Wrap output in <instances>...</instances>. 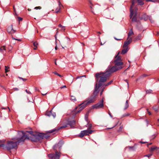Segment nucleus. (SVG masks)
<instances>
[{"label": "nucleus", "mask_w": 159, "mask_h": 159, "mask_svg": "<svg viewBox=\"0 0 159 159\" xmlns=\"http://www.w3.org/2000/svg\"><path fill=\"white\" fill-rule=\"evenodd\" d=\"M120 54V52H119L115 57V59L114 61L115 63L114 66L105 72H101L96 74V77L98 81L99 80V87L103 85V83L106 82L107 79L109 77L111 73L122 69L123 63L122 62L121 57L119 55Z\"/></svg>", "instance_id": "obj_1"}, {"label": "nucleus", "mask_w": 159, "mask_h": 159, "mask_svg": "<svg viewBox=\"0 0 159 159\" xmlns=\"http://www.w3.org/2000/svg\"><path fill=\"white\" fill-rule=\"evenodd\" d=\"M14 139L17 141L15 142L11 141H8L6 145V148L10 152H11V149H17V143L24 142L26 139L28 140L29 138L25 134V133L24 131H18L17 136Z\"/></svg>", "instance_id": "obj_2"}, {"label": "nucleus", "mask_w": 159, "mask_h": 159, "mask_svg": "<svg viewBox=\"0 0 159 159\" xmlns=\"http://www.w3.org/2000/svg\"><path fill=\"white\" fill-rule=\"evenodd\" d=\"M64 144V142L62 140H60L57 144H55L53 147V149L55 151V154L50 153L48 154V157L51 159H59L60 155L57 150V146H58L59 152L61 149V148Z\"/></svg>", "instance_id": "obj_3"}, {"label": "nucleus", "mask_w": 159, "mask_h": 159, "mask_svg": "<svg viewBox=\"0 0 159 159\" xmlns=\"http://www.w3.org/2000/svg\"><path fill=\"white\" fill-rule=\"evenodd\" d=\"M98 87V83H96L95 85V89L93 92V95L91 96L88 98V101L86 103L87 104L89 103H91L95 100V98L97 93L99 92V90Z\"/></svg>", "instance_id": "obj_4"}, {"label": "nucleus", "mask_w": 159, "mask_h": 159, "mask_svg": "<svg viewBox=\"0 0 159 159\" xmlns=\"http://www.w3.org/2000/svg\"><path fill=\"white\" fill-rule=\"evenodd\" d=\"M103 99L102 98L97 103L93 105L92 107L93 108L95 109L102 108L104 107Z\"/></svg>", "instance_id": "obj_5"}, {"label": "nucleus", "mask_w": 159, "mask_h": 159, "mask_svg": "<svg viewBox=\"0 0 159 159\" xmlns=\"http://www.w3.org/2000/svg\"><path fill=\"white\" fill-rule=\"evenodd\" d=\"M75 124V121L74 120H73L71 121H70L68 122L67 123H66V124H63V125L61 126L59 128V129H60L63 128H66L67 126L68 125H69L70 127L72 128H74V125Z\"/></svg>", "instance_id": "obj_6"}, {"label": "nucleus", "mask_w": 159, "mask_h": 159, "mask_svg": "<svg viewBox=\"0 0 159 159\" xmlns=\"http://www.w3.org/2000/svg\"><path fill=\"white\" fill-rule=\"evenodd\" d=\"M40 134H34L30 137V139L32 141L37 142L41 140Z\"/></svg>", "instance_id": "obj_7"}, {"label": "nucleus", "mask_w": 159, "mask_h": 159, "mask_svg": "<svg viewBox=\"0 0 159 159\" xmlns=\"http://www.w3.org/2000/svg\"><path fill=\"white\" fill-rule=\"evenodd\" d=\"M87 104L86 103L84 104V103L80 104L79 106L80 107L79 108V110L76 112V113L80 112L86 106Z\"/></svg>", "instance_id": "obj_8"}, {"label": "nucleus", "mask_w": 159, "mask_h": 159, "mask_svg": "<svg viewBox=\"0 0 159 159\" xmlns=\"http://www.w3.org/2000/svg\"><path fill=\"white\" fill-rule=\"evenodd\" d=\"M89 135L88 130H85L81 131L79 135V136L81 138H82L84 135Z\"/></svg>", "instance_id": "obj_9"}, {"label": "nucleus", "mask_w": 159, "mask_h": 159, "mask_svg": "<svg viewBox=\"0 0 159 159\" xmlns=\"http://www.w3.org/2000/svg\"><path fill=\"white\" fill-rule=\"evenodd\" d=\"M135 1L136 0H132V4L130 8V18H131L132 17L134 14V11L133 9H132V7L134 6Z\"/></svg>", "instance_id": "obj_10"}, {"label": "nucleus", "mask_w": 159, "mask_h": 159, "mask_svg": "<svg viewBox=\"0 0 159 159\" xmlns=\"http://www.w3.org/2000/svg\"><path fill=\"white\" fill-rule=\"evenodd\" d=\"M7 31L9 33H13L15 32V30H14L13 29L12 25L8 27Z\"/></svg>", "instance_id": "obj_11"}, {"label": "nucleus", "mask_w": 159, "mask_h": 159, "mask_svg": "<svg viewBox=\"0 0 159 159\" xmlns=\"http://www.w3.org/2000/svg\"><path fill=\"white\" fill-rule=\"evenodd\" d=\"M137 8H136V9L134 11V15L132 19V21L133 22H135L137 21V18L136 17V16L137 15Z\"/></svg>", "instance_id": "obj_12"}, {"label": "nucleus", "mask_w": 159, "mask_h": 159, "mask_svg": "<svg viewBox=\"0 0 159 159\" xmlns=\"http://www.w3.org/2000/svg\"><path fill=\"white\" fill-rule=\"evenodd\" d=\"M40 137H41L40 138L41 140L42 139H44V138H45L46 139H47L49 137V136L45 134H40Z\"/></svg>", "instance_id": "obj_13"}, {"label": "nucleus", "mask_w": 159, "mask_h": 159, "mask_svg": "<svg viewBox=\"0 0 159 159\" xmlns=\"http://www.w3.org/2000/svg\"><path fill=\"white\" fill-rule=\"evenodd\" d=\"M96 80H97V81H98V82L99 80H98H98H97V79H96ZM112 82H113V80H111L109 82H108V83H107V84H104V83H105V82H104V83H103V85H101L100 87H99V86H98V89L100 87H101V86H108V85H109L110 84H111V83H112Z\"/></svg>", "instance_id": "obj_14"}, {"label": "nucleus", "mask_w": 159, "mask_h": 159, "mask_svg": "<svg viewBox=\"0 0 159 159\" xmlns=\"http://www.w3.org/2000/svg\"><path fill=\"white\" fill-rule=\"evenodd\" d=\"M142 38V35L140 34H139L138 35L134 38V41L136 42L138 40L141 39Z\"/></svg>", "instance_id": "obj_15"}, {"label": "nucleus", "mask_w": 159, "mask_h": 159, "mask_svg": "<svg viewBox=\"0 0 159 159\" xmlns=\"http://www.w3.org/2000/svg\"><path fill=\"white\" fill-rule=\"evenodd\" d=\"M144 0H137V2L138 3V5H142L144 4L143 2Z\"/></svg>", "instance_id": "obj_16"}, {"label": "nucleus", "mask_w": 159, "mask_h": 159, "mask_svg": "<svg viewBox=\"0 0 159 159\" xmlns=\"http://www.w3.org/2000/svg\"><path fill=\"white\" fill-rule=\"evenodd\" d=\"M128 50V47L126 48L125 49H124L122 50L121 54H124L127 52Z\"/></svg>", "instance_id": "obj_17"}, {"label": "nucleus", "mask_w": 159, "mask_h": 159, "mask_svg": "<svg viewBox=\"0 0 159 159\" xmlns=\"http://www.w3.org/2000/svg\"><path fill=\"white\" fill-rule=\"evenodd\" d=\"M6 50L5 46H2L1 48L0 47V52L4 53V51Z\"/></svg>", "instance_id": "obj_18"}, {"label": "nucleus", "mask_w": 159, "mask_h": 159, "mask_svg": "<svg viewBox=\"0 0 159 159\" xmlns=\"http://www.w3.org/2000/svg\"><path fill=\"white\" fill-rule=\"evenodd\" d=\"M134 34V33L132 29H131L130 30L129 33L128 34V37L127 38V39L129 38V36L132 34Z\"/></svg>", "instance_id": "obj_19"}, {"label": "nucleus", "mask_w": 159, "mask_h": 159, "mask_svg": "<svg viewBox=\"0 0 159 159\" xmlns=\"http://www.w3.org/2000/svg\"><path fill=\"white\" fill-rule=\"evenodd\" d=\"M129 106V105L128 100H127L126 102L125 106V107L124 108V110H126L127 108Z\"/></svg>", "instance_id": "obj_20"}, {"label": "nucleus", "mask_w": 159, "mask_h": 159, "mask_svg": "<svg viewBox=\"0 0 159 159\" xmlns=\"http://www.w3.org/2000/svg\"><path fill=\"white\" fill-rule=\"evenodd\" d=\"M87 126L88 127V130L90 129H91L92 125L91 124L88 123L87 124Z\"/></svg>", "instance_id": "obj_21"}, {"label": "nucleus", "mask_w": 159, "mask_h": 159, "mask_svg": "<svg viewBox=\"0 0 159 159\" xmlns=\"http://www.w3.org/2000/svg\"><path fill=\"white\" fill-rule=\"evenodd\" d=\"M156 149H159V147L158 148L157 147H152L151 148L150 151H153Z\"/></svg>", "instance_id": "obj_22"}, {"label": "nucleus", "mask_w": 159, "mask_h": 159, "mask_svg": "<svg viewBox=\"0 0 159 159\" xmlns=\"http://www.w3.org/2000/svg\"><path fill=\"white\" fill-rule=\"evenodd\" d=\"M70 100L74 102L76 101V98L75 96H71V98H70Z\"/></svg>", "instance_id": "obj_23"}, {"label": "nucleus", "mask_w": 159, "mask_h": 159, "mask_svg": "<svg viewBox=\"0 0 159 159\" xmlns=\"http://www.w3.org/2000/svg\"><path fill=\"white\" fill-rule=\"evenodd\" d=\"M60 9H61V7H58L56 9V10H55V12L56 13H58L59 11H60Z\"/></svg>", "instance_id": "obj_24"}, {"label": "nucleus", "mask_w": 159, "mask_h": 159, "mask_svg": "<svg viewBox=\"0 0 159 159\" xmlns=\"http://www.w3.org/2000/svg\"><path fill=\"white\" fill-rule=\"evenodd\" d=\"M129 44H128V43L126 41H125L124 43V45L123 46V48H124L126 47H127V46Z\"/></svg>", "instance_id": "obj_25"}, {"label": "nucleus", "mask_w": 159, "mask_h": 159, "mask_svg": "<svg viewBox=\"0 0 159 159\" xmlns=\"http://www.w3.org/2000/svg\"><path fill=\"white\" fill-rule=\"evenodd\" d=\"M52 114V111L51 110L49 111V112L48 113H47L46 114V115L47 116H50Z\"/></svg>", "instance_id": "obj_26"}, {"label": "nucleus", "mask_w": 159, "mask_h": 159, "mask_svg": "<svg viewBox=\"0 0 159 159\" xmlns=\"http://www.w3.org/2000/svg\"><path fill=\"white\" fill-rule=\"evenodd\" d=\"M26 132L29 133L31 135H32V136L34 135L33 134V132L32 131H26Z\"/></svg>", "instance_id": "obj_27"}, {"label": "nucleus", "mask_w": 159, "mask_h": 159, "mask_svg": "<svg viewBox=\"0 0 159 159\" xmlns=\"http://www.w3.org/2000/svg\"><path fill=\"white\" fill-rule=\"evenodd\" d=\"M152 91L151 89L147 90H146V92L147 93H152Z\"/></svg>", "instance_id": "obj_28"}, {"label": "nucleus", "mask_w": 159, "mask_h": 159, "mask_svg": "<svg viewBox=\"0 0 159 159\" xmlns=\"http://www.w3.org/2000/svg\"><path fill=\"white\" fill-rule=\"evenodd\" d=\"M126 41L128 43V44H129L132 42V39L131 38H130L128 39V40Z\"/></svg>", "instance_id": "obj_29"}, {"label": "nucleus", "mask_w": 159, "mask_h": 159, "mask_svg": "<svg viewBox=\"0 0 159 159\" xmlns=\"http://www.w3.org/2000/svg\"><path fill=\"white\" fill-rule=\"evenodd\" d=\"M8 68H9V67L8 66H5V71L6 73H7L9 71V70H7Z\"/></svg>", "instance_id": "obj_30"}, {"label": "nucleus", "mask_w": 159, "mask_h": 159, "mask_svg": "<svg viewBox=\"0 0 159 159\" xmlns=\"http://www.w3.org/2000/svg\"><path fill=\"white\" fill-rule=\"evenodd\" d=\"M126 148H128L130 150H133L134 148V146H128Z\"/></svg>", "instance_id": "obj_31"}, {"label": "nucleus", "mask_w": 159, "mask_h": 159, "mask_svg": "<svg viewBox=\"0 0 159 159\" xmlns=\"http://www.w3.org/2000/svg\"><path fill=\"white\" fill-rule=\"evenodd\" d=\"M38 43L37 42H34L33 43V45H34V46L35 47H36V48H37V45H38Z\"/></svg>", "instance_id": "obj_32"}, {"label": "nucleus", "mask_w": 159, "mask_h": 159, "mask_svg": "<svg viewBox=\"0 0 159 159\" xmlns=\"http://www.w3.org/2000/svg\"><path fill=\"white\" fill-rule=\"evenodd\" d=\"M153 108L156 111H157L158 110V107L157 106L153 107Z\"/></svg>", "instance_id": "obj_33"}, {"label": "nucleus", "mask_w": 159, "mask_h": 159, "mask_svg": "<svg viewBox=\"0 0 159 159\" xmlns=\"http://www.w3.org/2000/svg\"><path fill=\"white\" fill-rule=\"evenodd\" d=\"M130 114L129 113H127L126 114H125L123 115V117H125V116H129Z\"/></svg>", "instance_id": "obj_34"}, {"label": "nucleus", "mask_w": 159, "mask_h": 159, "mask_svg": "<svg viewBox=\"0 0 159 159\" xmlns=\"http://www.w3.org/2000/svg\"><path fill=\"white\" fill-rule=\"evenodd\" d=\"M51 115H52L53 116V117L54 118L56 116V114L55 113V112H53V113L52 112Z\"/></svg>", "instance_id": "obj_35"}, {"label": "nucleus", "mask_w": 159, "mask_h": 159, "mask_svg": "<svg viewBox=\"0 0 159 159\" xmlns=\"http://www.w3.org/2000/svg\"><path fill=\"white\" fill-rule=\"evenodd\" d=\"M12 39H15V40H18L19 41H21V40L20 39H16L13 37H12Z\"/></svg>", "instance_id": "obj_36"}, {"label": "nucleus", "mask_w": 159, "mask_h": 159, "mask_svg": "<svg viewBox=\"0 0 159 159\" xmlns=\"http://www.w3.org/2000/svg\"><path fill=\"white\" fill-rule=\"evenodd\" d=\"M58 5H59L58 7H61V6L62 7L63 6L61 4V2H60V1H58Z\"/></svg>", "instance_id": "obj_37"}, {"label": "nucleus", "mask_w": 159, "mask_h": 159, "mask_svg": "<svg viewBox=\"0 0 159 159\" xmlns=\"http://www.w3.org/2000/svg\"><path fill=\"white\" fill-rule=\"evenodd\" d=\"M41 8L40 7H35L34 8V9H36V10L38 9H41Z\"/></svg>", "instance_id": "obj_38"}, {"label": "nucleus", "mask_w": 159, "mask_h": 159, "mask_svg": "<svg viewBox=\"0 0 159 159\" xmlns=\"http://www.w3.org/2000/svg\"><path fill=\"white\" fill-rule=\"evenodd\" d=\"M54 73V74H55V75H58V76H60V77L62 76L60 75L59 74L57 73V72H55Z\"/></svg>", "instance_id": "obj_39"}, {"label": "nucleus", "mask_w": 159, "mask_h": 159, "mask_svg": "<svg viewBox=\"0 0 159 159\" xmlns=\"http://www.w3.org/2000/svg\"><path fill=\"white\" fill-rule=\"evenodd\" d=\"M93 131L92 130H88V134H92Z\"/></svg>", "instance_id": "obj_40"}, {"label": "nucleus", "mask_w": 159, "mask_h": 159, "mask_svg": "<svg viewBox=\"0 0 159 159\" xmlns=\"http://www.w3.org/2000/svg\"><path fill=\"white\" fill-rule=\"evenodd\" d=\"M70 76H71L70 79H71L72 80V81L71 83H72L73 82L74 79V77L73 76H72L71 75H70Z\"/></svg>", "instance_id": "obj_41"}, {"label": "nucleus", "mask_w": 159, "mask_h": 159, "mask_svg": "<svg viewBox=\"0 0 159 159\" xmlns=\"http://www.w3.org/2000/svg\"><path fill=\"white\" fill-rule=\"evenodd\" d=\"M152 155V154H151L146 155L144 156V157H151V156Z\"/></svg>", "instance_id": "obj_42"}, {"label": "nucleus", "mask_w": 159, "mask_h": 159, "mask_svg": "<svg viewBox=\"0 0 159 159\" xmlns=\"http://www.w3.org/2000/svg\"><path fill=\"white\" fill-rule=\"evenodd\" d=\"M25 92L28 94H31V93L29 90H28L27 89L25 90Z\"/></svg>", "instance_id": "obj_43"}, {"label": "nucleus", "mask_w": 159, "mask_h": 159, "mask_svg": "<svg viewBox=\"0 0 159 159\" xmlns=\"http://www.w3.org/2000/svg\"><path fill=\"white\" fill-rule=\"evenodd\" d=\"M20 79L24 81H25L26 80V79H24L20 77H19Z\"/></svg>", "instance_id": "obj_44"}, {"label": "nucleus", "mask_w": 159, "mask_h": 159, "mask_svg": "<svg viewBox=\"0 0 159 159\" xmlns=\"http://www.w3.org/2000/svg\"><path fill=\"white\" fill-rule=\"evenodd\" d=\"M56 130V129H52L51 130H50L49 131V133H52L54 131H55Z\"/></svg>", "instance_id": "obj_45"}, {"label": "nucleus", "mask_w": 159, "mask_h": 159, "mask_svg": "<svg viewBox=\"0 0 159 159\" xmlns=\"http://www.w3.org/2000/svg\"><path fill=\"white\" fill-rule=\"evenodd\" d=\"M85 76H86V75H85L82 76H78L77 77L76 79H79V78H81L83 77H85Z\"/></svg>", "instance_id": "obj_46"}, {"label": "nucleus", "mask_w": 159, "mask_h": 159, "mask_svg": "<svg viewBox=\"0 0 159 159\" xmlns=\"http://www.w3.org/2000/svg\"><path fill=\"white\" fill-rule=\"evenodd\" d=\"M147 75H146L144 74H143V75H141L140 77H141V78H143V77H145L147 76Z\"/></svg>", "instance_id": "obj_47"}, {"label": "nucleus", "mask_w": 159, "mask_h": 159, "mask_svg": "<svg viewBox=\"0 0 159 159\" xmlns=\"http://www.w3.org/2000/svg\"><path fill=\"white\" fill-rule=\"evenodd\" d=\"M123 129V127L122 126H120V128L119 129V130H118V131L119 132L120 131H121L122 130V129Z\"/></svg>", "instance_id": "obj_48"}, {"label": "nucleus", "mask_w": 159, "mask_h": 159, "mask_svg": "<svg viewBox=\"0 0 159 159\" xmlns=\"http://www.w3.org/2000/svg\"><path fill=\"white\" fill-rule=\"evenodd\" d=\"M58 26L62 28H64L65 26H62L61 24H59Z\"/></svg>", "instance_id": "obj_49"}, {"label": "nucleus", "mask_w": 159, "mask_h": 159, "mask_svg": "<svg viewBox=\"0 0 159 159\" xmlns=\"http://www.w3.org/2000/svg\"><path fill=\"white\" fill-rule=\"evenodd\" d=\"M63 88H66V85H63L62 86H61L60 87L61 89H62Z\"/></svg>", "instance_id": "obj_50"}, {"label": "nucleus", "mask_w": 159, "mask_h": 159, "mask_svg": "<svg viewBox=\"0 0 159 159\" xmlns=\"http://www.w3.org/2000/svg\"><path fill=\"white\" fill-rule=\"evenodd\" d=\"M147 2H154V1L153 0H146Z\"/></svg>", "instance_id": "obj_51"}, {"label": "nucleus", "mask_w": 159, "mask_h": 159, "mask_svg": "<svg viewBox=\"0 0 159 159\" xmlns=\"http://www.w3.org/2000/svg\"><path fill=\"white\" fill-rule=\"evenodd\" d=\"M18 19L19 21H20L21 20H22V18L20 17H18Z\"/></svg>", "instance_id": "obj_52"}, {"label": "nucleus", "mask_w": 159, "mask_h": 159, "mask_svg": "<svg viewBox=\"0 0 159 159\" xmlns=\"http://www.w3.org/2000/svg\"><path fill=\"white\" fill-rule=\"evenodd\" d=\"M0 86H1V88H2L3 89H5V87H4V86H2V85H0Z\"/></svg>", "instance_id": "obj_53"}, {"label": "nucleus", "mask_w": 159, "mask_h": 159, "mask_svg": "<svg viewBox=\"0 0 159 159\" xmlns=\"http://www.w3.org/2000/svg\"><path fill=\"white\" fill-rule=\"evenodd\" d=\"M147 110L148 111V114L149 115H151V112L150 111H148V109H147Z\"/></svg>", "instance_id": "obj_54"}, {"label": "nucleus", "mask_w": 159, "mask_h": 159, "mask_svg": "<svg viewBox=\"0 0 159 159\" xmlns=\"http://www.w3.org/2000/svg\"><path fill=\"white\" fill-rule=\"evenodd\" d=\"M146 122L147 123V126H148V124H149L148 121L147 120H146Z\"/></svg>", "instance_id": "obj_55"}, {"label": "nucleus", "mask_w": 159, "mask_h": 159, "mask_svg": "<svg viewBox=\"0 0 159 159\" xmlns=\"http://www.w3.org/2000/svg\"><path fill=\"white\" fill-rule=\"evenodd\" d=\"M5 145L4 144H0V147L4 146Z\"/></svg>", "instance_id": "obj_56"}, {"label": "nucleus", "mask_w": 159, "mask_h": 159, "mask_svg": "<svg viewBox=\"0 0 159 159\" xmlns=\"http://www.w3.org/2000/svg\"><path fill=\"white\" fill-rule=\"evenodd\" d=\"M108 114H109V115L112 118V116L111 115V113L110 112H109L108 113Z\"/></svg>", "instance_id": "obj_57"}, {"label": "nucleus", "mask_w": 159, "mask_h": 159, "mask_svg": "<svg viewBox=\"0 0 159 159\" xmlns=\"http://www.w3.org/2000/svg\"><path fill=\"white\" fill-rule=\"evenodd\" d=\"M14 89L15 91H18L19 90L17 88H14Z\"/></svg>", "instance_id": "obj_58"}, {"label": "nucleus", "mask_w": 159, "mask_h": 159, "mask_svg": "<svg viewBox=\"0 0 159 159\" xmlns=\"http://www.w3.org/2000/svg\"><path fill=\"white\" fill-rule=\"evenodd\" d=\"M114 39L115 40H120L121 39H117L116 38V37H114Z\"/></svg>", "instance_id": "obj_59"}, {"label": "nucleus", "mask_w": 159, "mask_h": 159, "mask_svg": "<svg viewBox=\"0 0 159 159\" xmlns=\"http://www.w3.org/2000/svg\"><path fill=\"white\" fill-rule=\"evenodd\" d=\"M140 142V143H143V144H144V143H147V142H141V141Z\"/></svg>", "instance_id": "obj_60"}, {"label": "nucleus", "mask_w": 159, "mask_h": 159, "mask_svg": "<svg viewBox=\"0 0 159 159\" xmlns=\"http://www.w3.org/2000/svg\"><path fill=\"white\" fill-rule=\"evenodd\" d=\"M149 20L151 21V23H153V20H152V19H151L150 18H149Z\"/></svg>", "instance_id": "obj_61"}, {"label": "nucleus", "mask_w": 159, "mask_h": 159, "mask_svg": "<svg viewBox=\"0 0 159 159\" xmlns=\"http://www.w3.org/2000/svg\"><path fill=\"white\" fill-rule=\"evenodd\" d=\"M101 88H102V89H101V90H103V91H104V87H101Z\"/></svg>", "instance_id": "obj_62"}, {"label": "nucleus", "mask_w": 159, "mask_h": 159, "mask_svg": "<svg viewBox=\"0 0 159 159\" xmlns=\"http://www.w3.org/2000/svg\"><path fill=\"white\" fill-rule=\"evenodd\" d=\"M102 93H103V90H101L100 93V95H102Z\"/></svg>", "instance_id": "obj_63"}, {"label": "nucleus", "mask_w": 159, "mask_h": 159, "mask_svg": "<svg viewBox=\"0 0 159 159\" xmlns=\"http://www.w3.org/2000/svg\"><path fill=\"white\" fill-rule=\"evenodd\" d=\"M13 9H14V11L15 13H16V10L15 8V7L14 6H13Z\"/></svg>", "instance_id": "obj_64"}]
</instances>
